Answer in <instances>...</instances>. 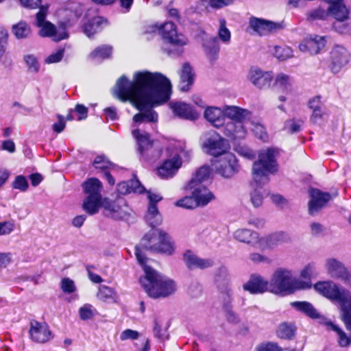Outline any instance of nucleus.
I'll use <instances>...</instances> for the list:
<instances>
[{
	"label": "nucleus",
	"instance_id": "30",
	"mask_svg": "<svg viewBox=\"0 0 351 351\" xmlns=\"http://www.w3.org/2000/svg\"><path fill=\"white\" fill-rule=\"evenodd\" d=\"M107 25V21L101 16H97L88 20L83 25L84 33L89 38L100 32Z\"/></svg>",
	"mask_w": 351,
	"mask_h": 351
},
{
	"label": "nucleus",
	"instance_id": "31",
	"mask_svg": "<svg viewBox=\"0 0 351 351\" xmlns=\"http://www.w3.org/2000/svg\"><path fill=\"white\" fill-rule=\"evenodd\" d=\"M180 84L179 87L181 91L186 92L189 90L194 80V73L191 66L185 63L180 73Z\"/></svg>",
	"mask_w": 351,
	"mask_h": 351
},
{
	"label": "nucleus",
	"instance_id": "62",
	"mask_svg": "<svg viewBox=\"0 0 351 351\" xmlns=\"http://www.w3.org/2000/svg\"><path fill=\"white\" fill-rule=\"evenodd\" d=\"M14 228V224L12 221H7L0 222V235H5L11 233Z\"/></svg>",
	"mask_w": 351,
	"mask_h": 351
},
{
	"label": "nucleus",
	"instance_id": "44",
	"mask_svg": "<svg viewBox=\"0 0 351 351\" xmlns=\"http://www.w3.org/2000/svg\"><path fill=\"white\" fill-rule=\"evenodd\" d=\"M112 53V47L108 45L98 47L92 51L89 57L94 60H101L108 58Z\"/></svg>",
	"mask_w": 351,
	"mask_h": 351
},
{
	"label": "nucleus",
	"instance_id": "54",
	"mask_svg": "<svg viewBox=\"0 0 351 351\" xmlns=\"http://www.w3.org/2000/svg\"><path fill=\"white\" fill-rule=\"evenodd\" d=\"M60 287L65 293H73L76 291V287L73 280L69 278H64L60 282Z\"/></svg>",
	"mask_w": 351,
	"mask_h": 351
},
{
	"label": "nucleus",
	"instance_id": "46",
	"mask_svg": "<svg viewBox=\"0 0 351 351\" xmlns=\"http://www.w3.org/2000/svg\"><path fill=\"white\" fill-rule=\"evenodd\" d=\"M218 36L219 40L225 44H229L231 39L230 31L226 26V21L224 19L219 20Z\"/></svg>",
	"mask_w": 351,
	"mask_h": 351
},
{
	"label": "nucleus",
	"instance_id": "18",
	"mask_svg": "<svg viewBox=\"0 0 351 351\" xmlns=\"http://www.w3.org/2000/svg\"><path fill=\"white\" fill-rule=\"evenodd\" d=\"M147 198L149 204L145 219L147 223L154 228L160 225L162 222V217L156 206V204L162 199V197L158 194L148 191Z\"/></svg>",
	"mask_w": 351,
	"mask_h": 351
},
{
	"label": "nucleus",
	"instance_id": "41",
	"mask_svg": "<svg viewBox=\"0 0 351 351\" xmlns=\"http://www.w3.org/2000/svg\"><path fill=\"white\" fill-rule=\"evenodd\" d=\"M326 325L329 330L334 331L337 336V341L340 346L346 347L348 346L350 342V339L348 337V335L343 332V330L340 328L338 326L334 324L332 322H327Z\"/></svg>",
	"mask_w": 351,
	"mask_h": 351
},
{
	"label": "nucleus",
	"instance_id": "33",
	"mask_svg": "<svg viewBox=\"0 0 351 351\" xmlns=\"http://www.w3.org/2000/svg\"><path fill=\"white\" fill-rule=\"evenodd\" d=\"M222 295L224 298V300L226 302V304L225 305L226 312V318L227 320L230 323H237L239 321V317L237 315L232 311V309L228 306V304L230 303L231 301V295L232 291L228 286V281L226 280L224 282V289L222 291Z\"/></svg>",
	"mask_w": 351,
	"mask_h": 351
},
{
	"label": "nucleus",
	"instance_id": "13",
	"mask_svg": "<svg viewBox=\"0 0 351 351\" xmlns=\"http://www.w3.org/2000/svg\"><path fill=\"white\" fill-rule=\"evenodd\" d=\"M29 335L33 341L39 343L47 342L53 337L49 325L45 322H39L36 320L31 321Z\"/></svg>",
	"mask_w": 351,
	"mask_h": 351
},
{
	"label": "nucleus",
	"instance_id": "42",
	"mask_svg": "<svg viewBox=\"0 0 351 351\" xmlns=\"http://www.w3.org/2000/svg\"><path fill=\"white\" fill-rule=\"evenodd\" d=\"M292 84V79L287 74L280 73L276 76L274 86L282 91L288 92L290 90Z\"/></svg>",
	"mask_w": 351,
	"mask_h": 351
},
{
	"label": "nucleus",
	"instance_id": "11",
	"mask_svg": "<svg viewBox=\"0 0 351 351\" xmlns=\"http://www.w3.org/2000/svg\"><path fill=\"white\" fill-rule=\"evenodd\" d=\"M247 80L258 89H265L270 86L273 80L271 71H263L257 66H252L247 74Z\"/></svg>",
	"mask_w": 351,
	"mask_h": 351
},
{
	"label": "nucleus",
	"instance_id": "25",
	"mask_svg": "<svg viewBox=\"0 0 351 351\" xmlns=\"http://www.w3.org/2000/svg\"><path fill=\"white\" fill-rule=\"evenodd\" d=\"M205 119L214 127H224L226 124L224 106L223 108L217 107H207L204 111Z\"/></svg>",
	"mask_w": 351,
	"mask_h": 351
},
{
	"label": "nucleus",
	"instance_id": "9",
	"mask_svg": "<svg viewBox=\"0 0 351 351\" xmlns=\"http://www.w3.org/2000/svg\"><path fill=\"white\" fill-rule=\"evenodd\" d=\"M212 166L216 173L226 178H232L240 169L237 158L230 152L213 160Z\"/></svg>",
	"mask_w": 351,
	"mask_h": 351
},
{
	"label": "nucleus",
	"instance_id": "20",
	"mask_svg": "<svg viewBox=\"0 0 351 351\" xmlns=\"http://www.w3.org/2000/svg\"><path fill=\"white\" fill-rule=\"evenodd\" d=\"M249 25L254 32L259 36L267 35L280 27L278 23L256 17L250 19Z\"/></svg>",
	"mask_w": 351,
	"mask_h": 351
},
{
	"label": "nucleus",
	"instance_id": "23",
	"mask_svg": "<svg viewBox=\"0 0 351 351\" xmlns=\"http://www.w3.org/2000/svg\"><path fill=\"white\" fill-rule=\"evenodd\" d=\"M233 237L236 240L240 242L247 243L258 248L263 246V241H261L258 234L249 229H238L234 232Z\"/></svg>",
	"mask_w": 351,
	"mask_h": 351
},
{
	"label": "nucleus",
	"instance_id": "5",
	"mask_svg": "<svg viewBox=\"0 0 351 351\" xmlns=\"http://www.w3.org/2000/svg\"><path fill=\"white\" fill-rule=\"evenodd\" d=\"M225 119H229L223 130L225 136L232 140L244 139L247 133L245 123L252 117V112L237 106H224Z\"/></svg>",
	"mask_w": 351,
	"mask_h": 351
},
{
	"label": "nucleus",
	"instance_id": "4",
	"mask_svg": "<svg viewBox=\"0 0 351 351\" xmlns=\"http://www.w3.org/2000/svg\"><path fill=\"white\" fill-rule=\"evenodd\" d=\"M315 289L324 297L339 304L341 320L347 329L351 330V293L348 289L339 288L332 281L319 282L314 285Z\"/></svg>",
	"mask_w": 351,
	"mask_h": 351
},
{
	"label": "nucleus",
	"instance_id": "10",
	"mask_svg": "<svg viewBox=\"0 0 351 351\" xmlns=\"http://www.w3.org/2000/svg\"><path fill=\"white\" fill-rule=\"evenodd\" d=\"M202 147L205 152L217 158L226 153L230 148L227 141L215 132L205 134Z\"/></svg>",
	"mask_w": 351,
	"mask_h": 351
},
{
	"label": "nucleus",
	"instance_id": "1",
	"mask_svg": "<svg viewBox=\"0 0 351 351\" xmlns=\"http://www.w3.org/2000/svg\"><path fill=\"white\" fill-rule=\"evenodd\" d=\"M171 93V84L168 78L160 73L147 71L134 73L133 81L121 76L113 88V95L117 98L123 101H130L140 110L133 117L132 134L143 156L152 148V141L149 134L138 126L142 123L157 121L158 115L152 108L168 101Z\"/></svg>",
	"mask_w": 351,
	"mask_h": 351
},
{
	"label": "nucleus",
	"instance_id": "57",
	"mask_svg": "<svg viewBox=\"0 0 351 351\" xmlns=\"http://www.w3.org/2000/svg\"><path fill=\"white\" fill-rule=\"evenodd\" d=\"M254 351H282L277 343L274 342H265L258 345Z\"/></svg>",
	"mask_w": 351,
	"mask_h": 351
},
{
	"label": "nucleus",
	"instance_id": "60",
	"mask_svg": "<svg viewBox=\"0 0 351 351\" xmlns=\"http://www.w3.org/2000/svg\"><path fill=\"white\" fill-rule=\"evenodd\" d=\"M64 53V49H59L56 52L49 55L46 59L45 62L47 64L56 63L60 62L63 58Z\"/></svg>",
	"mask_w": 351,
	"mask_h": 351
},
{
	"label": "nucleus",
	"instance_id": "47",
	"mask_svg": "<svg viewBox=\"0 0 351 351\" xmlns=\"http://www.w3.org/2000/svg\"><path fill=\"white\" fill-rule=\"evenodd\" d=\"M23 60L29 72L37 73L40 70V63L36 56L33 54H26L23 57Z\"/></svg>",
	"mask_w": 351,
	"mask_h": 351
},
{
	"label": "nucleus",
	"instance_id": "49",
	"mask_svg": "<svg viewBox=\"0 0 351 351\" xmlns=\"http://www.w3.org/2000/svg\"><path fill=\"white\" fill-rule=\"evenodd\" d=\"M88 110L87 108L80 104H77L75 108L69 114L67 115L66 119L70 121L76 119L78 121L84 119L87 117Z\"/></svg>",
	"mask_w": 351,
	"mask_h": 351
},
{
	"label": "nucleus",
	"instance_id": "59",
	"mask_svg": "<svg viewBox=\"0 0 351 351\" xmlns=\"http://www.w3.org/2000/svg\"><path fill=\"white\" fill-rule=\"evenodd\" d=\"M252 130L256 136L259 139L262 140L263 141H267L268 140L267 134L265 132V129L263 125L259 123L255 124Z\"/></svg>",
	"mask_w": 351,
	"mask_h": 351
},
{
	"label": "nucleus",
	"instance_id": "40",
	"mask_svg": "<svg viewBox=\"0 0 351 351\" xmlns=\"http://www.w3.org/2000/svg\"><path fill=\"white\" fill-rule=\"evenodd\" d=\"M12 32L17 39H23L30 35L31 28L25 21H21L12 25Z\"/></svg>",
	"mask_w": 351,
	"mask_h": 351
},
{
	"label": "nucleus",
	"instance_id": "24",
	"mask_svg": "<svg viewBox=\"0 0 351 351\" xmlns=\"http://www.w3.org/2000/svg\"><path fill=\"white\" fill-rule=\"evenodd\" d=\"M169 105L173 114L182 119L195 120L198 117V113L186 103L176 101Z\"/></svg>",
	"mask_w": 351,
	"mask_h": 351
},
{
	"label": "nucleus",
	"instance_id": "63",
	"mask_svg": "<svg viewBox=\"0 0 351 351\" xmlns=\"http://www.w3.org/2000/svg\"><path fill=\"white\" fill-rule=\"evenodd\" d=\"M233 1L234 0H210L208 5L213 8L219 9L231 4Z\"/></svg>",
	"mask_w": 351,
	"mask_h": 351
},
{
	"label": "nucleus",
	"instance_id": "58",
	"mask_svg": "<svg viewBox=\"0 0 351 351\" xmlns=\"http://www.w3.org/2000/svg\"><path fill=\"white\" fill-rule=\"evenodd\" d=\"M98 296L101 299L106 300L110 298L114 299L116 296V293L112 289L106 286H102L99 288Z\"/></svg>",
	"mask_w": 351,
	"mask_h": 351
},
{
	"label": "nucleus",
	"instance_id": "51",
	"mask_svg": "<svg viewBox=\"0 0 351 351\" xmlns=\"http://www.w3.org/2000/svg\"><path fill=\"white\" fill-rule=\"evenodd\" d=\"M175 204L177 206L182 207L187 209H193L199 206L195 198H194L192 194L191 196H186L182 199L177 201Z\"/></svg>",
	"mask_w": 351,
	"mask_h": 351
},
{
	"label": "nucleus",
	"instance_id": "35",
	"mask_svg": "<svg viewBox=\"0 0 351 351\" xmlns=\"http://www.w3.org/2000/svg\"><path fill=\"white\" fill-rule=\"evenodd\" d=\"M317 274V267L315 263H310L305 265L304 268L300 271V278L296 280H300L302 282H306L308 286L303 289H307L311 287V278Z\"/></svg>",
	"mask_w": 351,
	"mask_h": 351
},
{
	"label": "nucleus",
	"instance_id": "27",
	"mask_svg": "<svg viewBox=\"0 0 351 351\" xmlns=\"http://www.w3.org/2000/svg\"><path fill=\"white\" fill-rule=\"evenodd\" d=\"M195 198L199 206H204L215 199L214 194L205 186L188 188Z\"/></svg>",
	"mask_w": 351,
	"mask_h": 351
},
{
	"label": "nucleus",
	"instance_id": "48",
	"mask_svg": "<svg viewBox=\"0 0 351 351\" xmlns=\"http://www.w3.org/2000/svg\"><path fill=\"white\" fill-rule=\"evenodd\" d=\"M274 55L279 60L283 61L293 56V51L287 46H276Z\"/></svg>",
	"mask_w": 351,
	"mask_h": 351
},
{
	"label": "nucleus",
	"instance_id": "14",
	"mask_svg": "<svg viewBox=\"0 0 351 351\" xmlns=\"http://www.w3.org/2000/svg\"><path fill=\"white\" fill-rule=\"evenodd\" d=\"M328 16H333L338 22H342L348 19V11L344 5L336 7L330 5L327 9L318 8L311 14V16L315 19H325Z\"/></svg>",
	"mask_w": 351,
	"mask_h": 351
},
{
	"label": "nucleus",
	"instance_id": "38",
	"mask_svg": "<svg viewBox=\"0 0 351 351\" xmlns=\"http://www.w3.org/2000/svg\"><path fill=\"white\" fill-rule=\"evenodd\" d=\"M287 239V236L282 232L272 234L266 238H261V241H263V246L260 247L259 249L263 250L265 248L272 247L274 245L286 241Z\"/></svg>",
	"mask_w": 351,
	"mask_h": 351
},
{
	"label": "nucleus",
	"instance_id": "28",
	"mask_svg": "<svg viewBox=\"0 0 351 351\" xmlns=\"http://www.w3.org/2000/svg\"><path fill=\"white\" fill-rule=\"evenodd\" d=\"M93 165L96 169H100L104 173V177L110 185H114L115 180L111 175V172L115 171V166L106 159L104 156H98L95 158Z\"/></svg>",
	"mask_w": 351,
	"mask_h": 351
},
{
	"label": "nucleus",
	"instance_id": "17",
	"mask_svg": "<svg viewBox=\"0 0 351 351\" xmlns=\"http://www.w3.org/2000/svg\"><path fill=\"white\" fill-rule=\"evenodd\" d=\"M350 59L348 51L342 46L335 47L330 52V68L332 73H337L346 66Z\"/></svg>",
	"mask_w": 351,
	"mask_h": 351
},
{
	"label": "nucleus",
	"instance_id": "32",
	"mask_svg": "<svg viewBox=\"0 0 351 351\" xmlns=\"http://www.w3.org/2000/svg\"><path fill=\"white\" fill-rule=\"evenodd\" d=\"M144 191V186L136 179L119 182L117 186V192L121 195H126L131 193H142Z\"/></svg>",
	"mask_w": 351,
	"mask_h": 351
},
{
	"label": "nucleus",
	"instance_id": "36",
	"mask_svg": "<svg viewBox=\"0 0 351 351\" xmlns=\"http://www.w3.org/2000/svg\"><path fill=\"white\" fill-rule=\"evenodd\" d=\"M203 47L208 58L211 60H215L220 49L218 38L211 37L206 39L203 44Z\"/></svg>",
	"mask_w": 351,
	"mask_h": 351
},
{
	"label": "nucleus",
	"instance_id": "8",
	"mask_svg": "<svg viewBox=\"0 0 351 351\" xmlns=\"http://www.w3.org/2000/svg\"><path fill=\"white\" fill-rule=\"evenodd\" d=\"M49 5H43L36 14L35 25L40 28L39 35L42 37H50L55 41H60L69 37L64 27L56 28L51 23L45 20L48 14Z\"/></svg>",
	"mask_w": 351,
	"mask_h": 351
},
{
	"label": "nucleus",
	"instance_id": "2",
	"mask_svg": "<svg viewBox=\"0 0 351 351\" xmlns=\"http://www.w3.org/2000/svg\"><path fill=\"white\" fill-rule=\"evenodd\" d=\"M278 150L268 148L260 151L258 160L253 165L252 173L254 184L253 190L250 193V202L254 207L262 205L263 199L269 195V191L262 184L269 182V176L278 171L276 157Z\"/></svg>",
	"mask_w": 351,
	"mask_h": 351
},
{
	"label": "nucleus",
	"instance_id": "50",
	"mask_svg": "<svg viewBox=\"0 0 351 351\" xmlns=\"http://www.w3.org/2000/svg\"><path fill=\"white\" fill-rule=\"evenodd\" d=\"M295 328L293 325L283 323L278 326L277 335L282 339H290L294 335Z\"/></svg>",
	"mask_w": 351,
	"mask_h": 351
},
{
	"label": "nucleus",
	"instance_id": "6",
	"mask_svg": "<svg viewBox=\"0 0 351 351\" xmlns=\"http://www.w3.org/2000/svg\"><path fill=\"white\" fill-rule=\"evenodd\" d=\"M270 292L277 295L291 294L308 286L293 277V271L284 267L277 268L269 281Z\"/></svg>",
	"mask_w": 351,
	"mask_h": 351
},
{
	"label": "nucleus",
	"instance_id": "12",
	"mask_svg": "<svg viewBox=\"0 0 351 351\" xmlns=\"http://www.w3.org/2000/svg\"><path fill=\"white\" fill-rule=\"evenodd\" d=\"M182 148L176 149L171 158L167 159L157 168V175L162 179L172 178L180 168L182 160L180 156Z\"/></svg>",
	"mask_w": 351,
	"mask_h": 351
},
{
	"label": "nucleus",
	"instance_id": "61",
	"mask_svg": "<svg viewBox=\"0 0 351 351\" xmlns=\"http://www.w3.org/2000/svg\"><path fill=\"white\" fill-rule=\"evenodd\" d=\"M140 336V334L138 331L131 330V329H126L123 330L121 335H120V339L121 341H125L128 339H137Z\"/></svg>",
	"mask_w": 351,
	"mask_h": 351
},
{
	"label": "nucleus",
	"instance_id": "37",
	"mask_svg": "<svg viewBox=\"0 0 351 351\" xmlns=\"http://www.w3.org/2000/svg\"><path fill=\"white\" fill-rule=\"evenodd\" d=\"M102 206L101 197L86 196L84 200L83 209L89 215H94Z\"/></svg>",
	"mask_w": 351,
	"mask_h": 351
},
{
	"label": "nucleus",
	"instance_id": "64",
	"mask_svg": "<svg viewBox=\"0 0 351 351\" xmlns=\"http://www.w3.org/2000/svg\"><path fill=\"white\" fill-rule=\"evenodd\" d=\"M12 259L10 252H0V267H6Z\"/></svg>",
	"mask_w": 351,
	"mask_h": 351
},
{
	"label": "nucleus",
	"instance_id": "52",
	"mask_svg": "<svg viewBox=\"0 0 351 351\" xmlns=\"http://www.w3.org/2000/svg\"><path fill=\"white\" fill-rule=\"evenodd\" d=\"M94 308L89 304L83 305L79 309V315L81 319L88 320L90 319L94 316Z\"/></svg>",
	"mask_w": 351,
	"mask_h": 351
},
{
	"label": "nucleus",
	"instance_id": "19",
	"mask_svg": "<svg viewBox=\"0 0 351 351\" xmlns=\"http://www.w3.org/2000/svg\"><path fill=\"white\" fill-rule=\"evenodd\" d=\"M243 288L251 294L270 292L269 281L258 274L251 275L247 282L243 285Z\"/></svg>",
	"mask_w": 351,
	"mask_h": 351
},
{
	"label": "nucleus",
	"instance_id": "3",
	"mask_svg": "<svg viewBox=\"0 0 351 351\" xmlns=\"http://www.w3.org/2000/svg\"><path fill=\"white\" fill-rule=\"evenodd\" d=\"M135 254L138 263L143 267L145 272V276L140 278L139 282L149 297L153 298H166L176 292L175 282L147 265V258L137 246Z\"/></svg>",
	"mask_w": 351,
	"mask_h": 351
},
{
	"label": "nucleus",
	"instance_id": "15",
	"mask_svg": "<svg viewBox=\"0 0 351 351\" xmlns=\"http://www.w3.org/2000/svg\"><path fill=\"white\" fill-rule=\"evenodd\" d=\"M325 268L332 278H339L351 286V273L340 261L335 258H328L325 262Z\"/></svg>",
	"mask_w": 351,
	"mask_h": 351
},
{
	"label": "nucleus",
	"instance_id": "43",
	"mask_svg": "<svg viewBox=\"0 0 351 351\" xmlns=\"http://www.w3.org/2000/svg\"><path fill=\"white\" fill-rule=\"evenodd\" d=\"M189 39L183 33L178 32H175L165 42L171 46L181 48L189 44Z\"/></svg>",
	"mask_w": 351,
	"mask_h": 351
},
{
	"label": "nucleus",
	"instance_id": "26",
	"mask_svg": "<svg viewBox=\"0 0 351 351\" xmlns=\"http://www.w3.org/2000/svg\"><path fill=\"white\" fill-rule=\"evenodd\" d=\"M211 169L208 165H204L199 168L193 174L188 184V188H194L197 186H205L204 183L211 180Z\"/></svg>",
	"mask_w": 351,
	"mask_h": 351
},
{
	"label": "nucleus",
	"instance_id": "55",
	"mask_svg": "<svg viewBox=\"0 0 351 351\" xmlns=\"http://www.w3.org/2000/svg\"><path fill=\"white\" fill-rule=\"evenodd\" d=\"M234 150L238 154L249 160L254 159L256 156L255 153L246 146L237 145L234 147Z\"/></svg>",
	"mask_w": 351,
	"mask_h": 351
},
{
	"label": "nucleus",
	"instance_id": "34",
	"mask_svg": "<svg viewBox=\"0 0 351 351\" xmlns=\"http://www.w3.org/2000/svg\"><path fill=\"white\" fill-rule=\"evenodd\" d=\"M83 189L86 196L101 197V182L97 178L88 179L83 184Z\"/></svg>",
	"mask_w": 351,
	"mask_h": 351
},
{
	"label": "nucleus",
	"instance_id": "7",
	"mask_svg": "<svg viewBox=\"0 0 351 351\" xmlns=\"http://www.w3.org/2000/svg\"><path fill=\"white\" fill-rule=\"evenodd\" d=\"M141 245L152 252L167 256L172 255L176 249L172 238L160 229L147 232L141 240Z\"/></svg>",
	"mask_w": 351,
	"mask_h": 351
},
{
	"label": "nucleus",
	"instance_id": "45",
	"mask_svg": "<svg viewBox=\"0 0 351 351\" xmlns=\"http://www.w3.org/2000/svg\"><path fill=\"white\" fill-rule=\"evenodd\" d=\"M291 305L298 311L304 312L305 314L312 318H316L318 317V313H317L316 310L309 302H294L291 303Z\"/></svg>",
	"mask_w": 351,
	"mask_h": 351
},
{
	"label": "nucleus",
	"instance_id": "56",
	"mask_svg": "<svg viewBox=\"0 0 351 351\" xmlns=\"http://www.w3.org/2000/svg\"><path fill=\"white\" fill-rule=\"evenodd\" d=\"M302 122L293 119L288 120L285 123L284 129L289 133H294L300 131Z\"/></svg>",
	"mask_w": 351,
	"mask_h": 351
},
{
	"label": "nucleus",
	"instance_id": "39",
	"mask_svg": "<svg viewBox=\"0 0 351 351\" xmlns=\"http://www.w3.org/2000/svg\"><path fill=\"white\" fill-rule=\"evenodd\" d=\"M154 27L158 31L164 42H166L170 36L178 31L176 25L169 21L162 24H156L154 25Z\"/></svg>",
	"mask_w": 351,
	"mask_h": 351
},
{
	"label": "nucleus",
	"instance_id": "16",
	"mask_svg": "<svg viewBox=\"0 0 351 351\" xmlns=\"http://www.w3.org/2000/svg\"><path fill=\"white\" fill-rule=\"evenodd\" d=\"M102 207L106 215L114 219H123L129 215V208L123 199H117L116 201L104 199L102 202Z\"/></svg>",
	"mask_w": 351,
	"mask_h": 351
},
{
	"label": "nucleus",
	"instance_id": "22",
	"mask_svg": "<svg viewBox=\"0 0 351 351\" xmlns=\"http://www.w3.org/2000/svg\"><path fill=\"white\" fill-rule=\"evenodd\" d=\"M310 197L308 211L312 215L319 212L330 199V193L322 192L316 189H312L310 191Z\"/></svg>",
	"mask_w": 351,
	"mask_h": 351
},
{
	"label": "nucleus",
	"instance_id": "53",
	"mask_svg": "<svg viewBox=\"0 0 351 351\" xmlns=\"http://www.w3.org/2000/svg\"><path fill=\"white\" fill-rule=\"evenodd\" d=\"M12 187L22 192H25L28 189L29 184L27 178L23 176H17L13 181Z\"/></svg>",
	"mask_w": 351,
	"mask_h": 351
},
{
	"label": "nucleus",
	"instance_id": "21",
	"mask_svg": "<svg viewBox=\"0 0 351 351\" xmlns=\"http://www.w3.org/2000/svg\"><path fill=\"white\" fill-rule=\"evenodd\" d=\"M326 45L324 36L313 35L305 38L299 45L302 52L317 54Z\"/></svg>",
	"mask_w": 351,
	"mask_h": 351
},
{
	"label": "nucleus",
	"instance_id": "29",
	"mask_svg": "<svg viewBox=\"0 0 351 351\" xmlns=\"http://www.w3.org/2000/svg\"><path fill=\"white\" fill-rule=\"evenodd\" d=\"M184 261L190 269L196 268L202 269L213 265V261L211 260L200 258L191 251H186L184 254Z\"/></svg>",
	"mask_w": 351,
	"mask_h": 351
}]
</instances>
